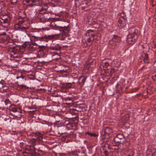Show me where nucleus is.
<instances>
[{
	"label": "nucleus",
	"mask_w": 156,
	"mask_h": 156,
	"mask_svg": "<svg viewBox=\"0 0 156 156\" xmlns=\"http://www.w3.org/2000/svg\"><path fill=\"white\" fill-rule=\"evenodd\" d=\"M41 33H42V32ZM26 41L23 45V47L25 48L28 45L27 44L30 43L33 41L38 44H41L42 42H48L49 40H51L53 37V36L46 35V34L41 35V32H38V34L32 36L31 37L29 34H27L25 36Z\"/></svg>",
	"instance_id": "nucleus-1"
},
{
	"label": "nucleus",
	"mask_w": 156,
	"mask_h": 156,
	"mask_svg": "<svg viewBox=\"0 0 156 156\" xmlns=\"http://www.w3.org/2000/svg\"><path fill=\"white\" fill-rule=\"evenodd\" d=\"M8 50L10 52L9 55L10 57L13 58H19L21 53L20 48L19 46L15 45L12 47H10L8 48Z\"/></svg>",
	"instance_id": "nucleus-2"
},
{
	"label": "nucleus",
	"mask_w": 156,
	"mask_h": 156,
	"mask_svg": "<svg viewBox=\"0 0 156 156\" xmlns=\"http://www.w3.org/2000/svg\"><path fill=\"white\" fill-rule=\"evenodd\" d=\"M35 138L32 139L30 142L32 143L33 146L35 145L36 144L35 140L38 142H44L43 138V137L42 134L36 132L34 133Z\"/></svg>",
	"instance_id": "nucleus-3"
},
{
	"label": "nucleus",
	"mask_w": 156,
	"mask_h": 156,
	"mask_svg": "<svg viewBox=\"0 0 156 156\" xmlns=\"http://www.w3.org/2000/svg\"><path fill=\"white\" fill-rule=\"evenodd\" d=\"M104 133L102 135V139H108L110 138L109 135L112 133V130L109 126H105L104 127Z\"/></svg>",
	"instance_id": "nucleus-4"
},
{
	"label": "nucleus",
	"mask_w": 156,
	"mask_h": 156,
	"mask_svg": "<svg viewBox=\"0 0 156 156\" xmlns=\"http://www.w3.org/2000/svg\"><path fill=\"white\" fill-rule=\"evenodd\" d=\"M119 16H121L119 21V23L120 24V26L122 27L125 26L126 25L125 21L127 19L125 12L122 11L119 14Z\"/></svg>",
	"instance_id": "nucleus-5"
},
{
	"label": "nucleus",
	"mask_w": 156,
	"mask_h": 156,
	"mask_svg": "<svg viewBox=\"0 0 156 156\" xmlns=\"http://www.w3.org/2000/svg\"><path fill=\"white\" fill-rule=\"evenodd\" d=\"M16 78L18 79L16 82V83L18 86L23 87L24 86L23 84H19V83H21L24 82L26 80V79L24 76L22 74L21 72L17 74Z\"/></svg>",
	"instance_id": "nucleus-6"
},
{
	"label": "nucleus",
	"mask_w": 156,
	"mask_h": 156,
	"mask_svg": "<svg viewBox=\"0 0 156 156\" xmlns=\"http://www.w3.org/2000/svg\"><path fill=\"white\" fill-rule=\"evenodd\" d=\"M19 22L17 21L16 26H18V29L22 31L26 30V29H28V26L24 27V26L26 24V22L22 20H19Z\"/></svg>",
	"instance_id": "nucleus-7"
},
{
	"label": "nucleus",
	"mask_w": 156,
	"mask_h": 156,
	"mask_svg": "<svg viewBox=\"0 0 156 156\" xmlns=\"http://www.w3.org/2000/svg\"><path fill=\"white\" fill-rule=\"evenodd\" d=\"M11 111L13 112L11 113V114L13 115V116L16 118H20L22 115V112L20 110L18 109H17L16 108H12Z\"/></svg>",
	"instance_id": "nucleus-8"
},
{
	"label": "nucleus",
	"mask_w": 156,
	"mask_h": 156,
	"mask_svg": "<svg viewBox=\"0 0 156 156\" xmlns=\"http://www.w3.org/2000/svg\"><path fill=\"white\" fill-rule=\"evenodd\" d=\"M67 34H65L64 33L62 32L61 34H54V35H49L48 34L46 35H48V36H53V38L51 40H48V42L49 41H53L54 40V39L55 38V36H57V37L59 39L62 40H64L65 39V38L67 36Z\"/></svg>",
	"instance_id": "nucleus-9"
},
{
	"label": "nucleus",
	"mask_w": 156,
	"mask_h": 156,
	"mask_svg": "<svg viewBox=\"0 0 156 156\" xmlns=\"http://www.w3.org/2000/svg\"><path fill=\"white\" fill-rule=\"evenodd\" d=\"M138 37L137 34L134 35V36H131L130 37H128L127 41L129 44H133L137 41Z\"/></svg>",
	"instance_id": "nucleus-10"
},
{
	"label": "nucleus",
	"mask_w": 156,
	"mask_h": 156,
	"mask_svg": "<svg viewBox=\"0 0 156 156\" xmlns=\"http://www.w3.org/2000/svg\"><path fill=\"white\" fill-rule=\"evenodd\" d=\"M38 43H36L35 42L32 43V44H28L26 46L28 49L29 50L34 51L36 50L37 48L38 44Z\"/></svg>",
	"instance_id": "nucleus-11"
},
{
	"label": "nucleus",
	"mask_w": 156,
	"mask_h": 156,
	"mask_svg": "<svg viewBox=\"0 0 156 156\" xmlns=\"http://www.w3.org/2000/svg\"><path fill=\"white\" fill-rule=\"evenodd\" d=\"M9 38V36L6 34L5 32H4L0 34V42L3 43L4 42H6L7 40Z\"/></svg>",
	"instance_id": "nucleus-12"
},
{
	"label": "nucleus",
	"mask_w": 156,
	"mask_h": 156,
	"mask_svg": "<svg viewBox=\"0 0 156 156\" xmlns=\"http://www.w3.org/2000/svg\"><path fill=\"white\" fill-rule=\"evenodd\" d=\"M58 30L61 32L64 33L65 34H67L68 33L69 31V29L68 26H64V27H57Z\"/></svg>",
	"instance_id": "nucleus-13"
},
{
	"label": "nucleus",
	"mask_w": 156,
	"mask_h": 156,
	"mask_svg": "<svg viewBox=\"0 0 156 156\" xmlns=\"http://www.w3.org/2000/svg\"><path fill=\"white\" fill-rule=\"evenodd\" d=\"M112 40L116 43L117 44L121 41V37L116 35H114Z\"/></svg>",
	"instance_id": "nucleus-14"
},
{
	"label": "nucleus",
	"mask_w": 156,
	"mask_h": 156,
	"mask_svg": "<svg viewBox=\"0 0 156 156\" xmlns=\"http://www.w3.org/2000/svg\"><path fill=\"white\" fill-rule=\"evenodd\" d=\"M118 44L112 39L109 41L108 46L110 48H115Z\"/></svg>",
	"instance_id": "nucleus-15"
},
{
	"label": "nucleus",
	"mask_w": 156,
	"mask_h": 156,
	"mask_svg": "<svg viewBox=\"0 0 156 156\" xmlns=\"http://www.w3.org/2000/svg\"><path fill=\"white\" fill-rule=\"evenodd\" d=\"M86 33V35L89 36V37H93L94 38L95 34L93 30H87Z\"/></svg>",
	"instance_id": "nucleus-16"
},
{
	"label": "nucleus",
	"mask_w": 156,
	"mask_h": 156,
	"mask_svg": "<svg viewBox=\"0 0 156 156\" xmlns=\"http://www.w3.org/2000/svg\"><path fill=\"white\" fill-rule=\"evenodd\" d=\"M62 47L58 44L55 45L54 46H51L50 49L52 50H55L57 51H60Z\"/></svg>",
	"instance_id": "nucleus-17"
},
{
	"label": "nucleus",
	"mask_w": 156,
	"mask_h": 156,
	"mask_svg": "<svg viewBox=\"0 0 156 156\" xmlns=\"http://www.w3.org/2000/svg\"><path fill=\"white\" fill-rule=\"evenodd\" d=\"M87 79V77L84 76H81L79 77V80L80 81L79 82L80 84H82V85L84 84V83Z\"/></svg>",
	"instance_id": "nucleus-18"
},
{
	"label": "nucleus",
	"mask_w": 156,
	"mask_h": 156,
	"mask_svg": "<svg viewBox=\"0 0 156 156\" xmlns=\"http://www.w3.org/2000/svg\"><path fill=\"white\" fill-rule=\"evenodd\" d=\"M71 153V155L72 156H84V153L82 152V155L80 154V153L79 152H77V151H74L72 152Z\"/></svg>",
	"instance_id": "nucleus-19"
},
{
	"label": "nucleus",
	"mask_w": 156,
	"mask_h": 156,
	"mask_svg": "<svg viewBox=\"0 0 156 156\" xmlns=\"http://www.w3.org/2000/svg\"><path fill=\"white\" fill-rule=\"evenodd\" d=\"M101 66L103 67L105 70L107 69L108 70L109 69H110V68H111V67L109 63L108 62H103Z\"/></svg>",
	"instance_id": "nucleus-20"
},
{
	"label": "nucleus",
	"mask_w": 156,
	"mask_h": 156,
	"mask_svg": "<svg viewBox=\"0 0 156 156\" xmlns=\"http://www.w3.org/2000/svg\"><path fill=\"white\" fill-rule=\"evenodd\" d=\"M46 49V46L44 45H38L37 49H39L38 52H41L45 50Z\"/></svg>",
	"instance_id": "nucleus-21"
},
{
	"label": "nucleus",
	"mask_w": 156,
	"mask_h": 156,
	"mask_svg": "<svg viewBox=\"0 0 156 156\" xmlns=\"http://www.w3.org/2000/svg\"><path fill=\"white\" fill-rule=\"evenodd\" d=\"M129 33L131 34V36H134V35L137 34L136 33L135 29V28H130L129 29Z\"/></svg>",
	"instance_id": "nucleus-22"
},
{
	"label": "nucleus",
	"mask_w": 156,
	"mask_h": 156,
	"mask_svg": "<svg viewBox=\"0 0 156 156\" xmlns=\"http://www.w3.org/2000/svg\"><path fill=\"white\" fill-rule=\"evenodd\" d=\"M9 15V14L8 13H4V14H2L1 15L0 18L1 20H5V19L10 17Z\"/></svg>",
	"instance_id": "nucleus-23"
},
{
	"label": "nucleus",
	"mask_w": 156,
	"mask_h": 156,
	"mask_svg": "<svg viewBox=\"0 0 156 156\" xmlns=\"http://www.w3.org/2000/svg\"><path fill=\"white\" fill-rule=\"evenodd\" d=\"M2 20V21H1V23H4L7 24V26H8L9 25L10 23V17L5 19V20Z\"/></svg>",
	"instance_id": "nucleus-24"
},
{
	"label": "nucleus",
	"mask_w": 156,
	"mask_h": 156,
	"mask_svg": "<svg viewBox=\"0 0 156 156\" xmlns=\"http://www.w3.org/2000/svg\"><path fill=\"white\" fill-rule=\"evenodd\" d=\"M143 60L145 63H149L148 55L147 53L144 54V58Z\"/></svg>",
	"instance_id": "nucleus-25"
},
{
	"label": "nucleus",
	"mask_w": 156,
	"mask_h": 156,
	"mask_svg": "<svg viewBox=\"0 0 156 156\" xmlns=\"http://www.w3.org/2000/svg\"><path fill=\"white\" fill-rule=\"evenodd\" d=\"M74 97L73 96V95H72V96H69L68 97L64 98H63V100L65 101H68L70 102H72V99ZM71 103V102H69V103Z\"/></svg>",
	"instance_id": "nucleus-26"
},
{
	"label": "nucleus",
	"mask_w": 156,
	"mask_h": 156,
	"mask_svg": "<svg viewBox=\"0 0 156 156\" xmlns=\"http://www.w3.org/2000/svg\"><path fill=\"white\" fill-rule=\"evenodd\" d=\"M117 71V70L115 69H113L111 67L110 68V69H109L108 70V72H110V74H114Z\"/></svg>",
	"instance_id": "nucleus-27"
},
{
	"label": "nucleus",
	"mask_w": 156,
	"mask_h": 156,
	"mask_svg": "<svg viewBox=\"0 0 156 156\" xmlns=\"http://www.w3.org/2000/svg\"><path fill=\"white\" fill-rule=\"evenodd\" d=\"M4 103L5 105L7 106V107H5V108H8V107L10 106L11 102L8 99H6L4 101Z\"/></svg>",
	"instance_id": "nucleus-28"
},
{
	"label": "nucleus",
	"mask_w": 156,
	"mask_h": 156,
	"mask_svg": "<svg viewBox=\"0 0 156 156\" xmlns=\"http://www.w3.org/2000/svg\"><path fill=\"white\" fill-rule=\"evenodd\" d=\"M47 19L45 18L44 16H42L40 19V22L42 23H44L46 22L47 21Z\"/></svg>",
	"instance_id": "nucleus-29"
},
{
	"label": "nucleus",
	"mask_w": 156,
	"mask_h": 156,
	"mask_svg": "<svg viewBox=\"0 0 156 156\" xmlns=\"http://www.w3.org/2000/svg\"><path fill=\"white\" fill-rule=\"evenodd\" d=\"M116 136L120 140H121L124 137V136L123 134L120 133L118 134Z\"/></svg>",
	"instance_id": "nucleus-30"
},
{
	"label": "nucleus",
	"mask_w": 156,
	"mask_h": 156,
	"mask_svg": "<svg viewBox=\"0 0 156 156\" xmlns=\"http://www.w3.org/2000/svg\"><path fill=\"white\" fill-rule=\"evenodd\" d=\"M113 147L112 148H109V146L108 145V148L109 149H112L116 150H118L119 148V147L118 146H117L115 145H113L112 146Z\"/></svg>",
	"instance_id": "nucleus-31"
},
{
	"label": "nucleus",
	"mask_w": 156,
	"mask_h": 156,
	"mask_svg": "<svg viewBox=\"0 0 156 156\" xmlns=\"http://www.w3.org/2000/svg\"><path fill=\"white\" fill-rule=\"evenodd\" d=\"M94 38L93 37H89L87 39L88 42L90 43V44H91L92 43V41L94 40Z\"/></svg>",
	"instance_id": "nucleus-32"
},
{
	"label": "nucleus",
	"mask_w": 156,
	"mask_h": 156,
	"mask_svg": "<svg viewBox=\"0 0 156 156\" xmlns=\"http://www.w3.org/2000/svg\"><path fill=\"white\" fill-rule=\"evenodd\" d=\"M86 134H88V135H90L91 136H94V137H96L97 136V135L95 133H89V132H87L86 133Z\"/></svg>",
	"instance_id": "nucleus-33"
},
{
	"label": "nucleus",
	"mask_w": 156,
	"mask_h": 156,
	"mask_svg": "<svg viewBox=\"0 0 156 156\" xmlns=\"http://www.w3.org/2000/svg\"><path fill=\"white\" fill-rule=\"evenodd\" d=\"M113 141L115 143H119L121 141L116 136L114 138Z\"/></svg>",
	"instance_id": "nucleus-34"
},
{
	"label": "nucleus",
	"mask_w": 156,
	"mask_h": 156,
	"mask_svg": "<svg viewBox=\"0 0 156 156\" xmlns=\"http://www.w3.org/2000/svg\"><path fill=\"white\" fill-rule=\"evenodd\" d=\"M6 43L7 44L8 46H9V47H12L14 46L15 44H14L12 42H6Z\"/></svg>",
	"instance_id": "nucleus-35"
},
{
	"label": "nucleus",
	"mask_w": 156,
	"mask_h": 156,
	"mask_svg": "<svg viewBox=\"0 0 156 156\" xmlns=\"http://www.w3.org/2000/svg\"><path fill=\"white\" fill-rule=\"evenodd\" d=\"M24 144V142H20L19 143L20 147L22 148L23 147V145Z\"/></svg>",
	"instance_id": "nucleus-36"
},
{
	"label": "nucleus",
	"mask_w": 156,
	"mask_h": 156,
	"mask_svg": "<svg viewBox=\"0 0 156 156\" xmlns=\"http://www.w3.org/2000/svg\"><path fill=\"white\" fill-rule=\"evenodd\" d=\"M104 153L105 156H109V154L108 151H104Z\"/></svg>",
	"instance_id": "nucleus-37"
},
{
	"label": "nucleus",
	"mask_w": 156,
	"mask_h": 156,
	"mask_svg": "<svg viewBox=\"0 0 156 156\" xmlns=\"http://www.w3.org/2000/svg\"><path fill=\"white\" fill-rule=\"evenodd\" d=\"M11 4L13 5V4L16 3L17 2L18 0H11Z\"/></svg>",
	"instance_id": "nucleus-38"
},
{
	"label": "nucleus",
	"mask_w": 156,
	"mask_h": 156,
	"mask_svg": "<svg viewBox=\"0 0 156 156\" xmlns=\"http://www.w3.org/2000/svg\"><path fill=\"white\" fill-rule=\"evenodd\" d=\"M134 152L133 151H130L129 154L127 156H133L134 155Z\"/></svg>",
	"instance_id": "nucleus-39"
},
{
	"label": "nucleus",
	"mask_w": 156,
	"mask_h": 156,
	"mask_svg": "<svg viewBox=\"0 0 156 156\" xmlns=\"http://www.w3.org/2000/svg\"><path fill=\"white\" fill-rule=\"evenodd\" d=\"M66 85L67 87H68L69 88H72L73 87V86H72L71 83H68L66 84Z\"/></svg>",
	"instance_id": "nucleus-40"
},
{
	"label": "nucleus",
	"mask_w": 156,
	"mask_h": 156,
	"mask_svg": "<svg viewBox=\"0 0 156 156\" xmlns=\"http://www.w3.org/2000/svg\"><path fill=\"white\" fill-rule=\"evenodd\" d=\"M152 78L154 81H156V74L154 76H152Z\"/></svg>",
	"instance_id": "nucleus-41"
},
{
	"label": "nucleus",
	"mask_w": 156,
	"mask_h": 156,
	"mask_svg": "<svg viewBox=\"0 0 156 156\" xmlns=\"http://www.w3.org/2000/svg\"><path fill=\"white\" fill-rule=\"evenodd\" d=\"M53 155L54 156H59V153H57L55 152H53Z\"/></svg>",
	"instance_id": "nucleus-42"
},
{
	"label": "nucleus",
	"mask_w": 156,
	"mask_h": 156,
	"mask_svg": "<svg viewBox=\"0 0 156 156\" xmlns=\"http://www.w3.org/2000/svg\"><path fill=\"white\" fill-rule=\"evenodd\" d=\"M24 1H25L27 3H29L30 2H32V0H23Z\"/></svg>",
	"instance_id": "nucleus-43"
},
{
	"label": "nucleus",
	"mask_w": 156,
	"mask_h": 156,
	"mask_svg": "<svg viewBox=\"0 0 156 156\" xmlns=\"http://www.w3.org/2000/svg\"><path fill=\"white\" fill-rule=\"evenodd\" d=\"M37 150L38 152H41L43 154L44 151L42 150H41L40 149H37Z\"/></svg>",
	"instance_id": "nucleus-44"
},
{
	"label": "nucleus",
	"mask_w": 156,
	"mask_h": 156,
	"mask_svg": "<svg viewBox=\"0 0 156 156\" xmlns=\"http://www.w3.org/2000/svg\"><path fill=\"white\" fill-rule=\"evenodd\" d=\"M41 0H32V3H34L39 2Z\"/></svg>",
	"instance_id": "nucleus-45"
},
{
	"label": "nucleus",
	"mask_w": 156,
	"mask_h": 156,
	"mask_svg": "<svg viewBox=\"0 0 156 156\" xmlns=\"http://www.w3.org/2000/svg\"><path fill=\"white\" fill-rule=\"evenodd\" d=\"M66 154L59 153V156H65Z\"/></svg>",
	"instance_id": "nucleus-46"
},
{
	"label": "nucleus",
	"mask_w": 156,
	"mask_h": 156,
	"mask_svg": "<svg viewBox=\"0 0 156 156\" xmlns=\"http://www.w3.org/2000/svg\"><path fill=\"white\" fill-rule=\"evenodd\" d=\"M65 156H72L71 155V153H70V154H66Z\"/></svg>",
	"instance_id": "nucleus-47"
},
{
	"label": "nucleus",
	"mask_w": 156,
	"mask_h": 156,
	"mask_svg": "<svg viewBox=\"0 0 156 156\" xmlns=\"http://www.w3.org/2000/svg\"><path fill=\"white\" fill-rule=\"evenodd\" d=\"M152 47L153 48H156V44H154L152 46Z\"/></svg>",
	"instance_id": "nucleus-48"
},
{
	"label": "nucleus",
	"mask_w": 156,
	"mask_h": 156,
	"mask_svg": "<svg viewBox=\"0 0 156 156\" xmlns=\"http://www.w3.org/2000/svg\"><path fill=\"white\" fill-rule=\"evenodd\" d=\"M29 6L30 7H32L33 6V5L32 4H30L29 5Z\"/></svg>",
	"instance_id": "nucleus-49"
},
{
	"label": "nucleus",
	"mask_w": 156,
	"mask_h": 156,
	"mask_svg": "<svg viewBox=\"0 0 156 156\" xmlns=\"http://www.w3.org/2000/svg\"><path fill=\"white\" fill-rule=\"evenodd\" d=\"M145 46L146 48H148V50H149V46L148 45H146Z\"/></svg>",
	"instance_id": "nucleus-50"
},
{
	"label": "nucleus",
	"mask_w": 156,
	"mask_h": 156,
	"mask_svg": "<svg viewBox=\"0 0 156 156\" xmlns=\"http://www.w3.org/2000/svg\"><path fill=\"white\" fill-rule=\"evenodd\" d=\"M29 24H28V25H27H27H26V24L24 25V27H27V26H28V27H29Z\"/></svg>",
	"instance_id": "nucleus-51"
},
{
	"label": "nucleus",
	"mask_w": 156,
	"mask_h": 156,
	"mask_svg": "<svg viewBox=\"0 0 156 156\" xmlns=\"http://www.w3.org/2000/svg\"><path fill=\"white\" fill-rule=\"evenodd\" d=\"M2 11V8L1 6H0V13Z\"/></svg>",
	"instance_id": "nucleus-52"
},
{
	"label": "nucleus",
	"mask_w": 156,
	"mask_h": 156,
	"mask_svg": "<svg viewBox=\"0 0 156 156\" xmlns=\"http://www.w3.org/2000/svg\"><path fill=\"white\" fill-rule=\"evenodd\" d=\"M154 155V156H156V152H154V154L153 155Z\"/></svg>",
	"instance_id": "nucleus-53"
},
{
	"label": "nucleus",
	"mask_w": 156,
	"mask_h": 156,
	"mask_svg": "<svg viewBox=\"0 0 156 156\" xmlns=\"http://www.w3.org/2000/svg\"><path fill=\"white\" fill-rule=\"evenodd\" d=\"M34 111H32V110H31V111H29V112H34Z\"/></svg>",
	"instance_id": "nucleus-54"
},
{
	"label": "nucleus",
	"mask_w": 156,
	"mask_h": 156,
	"mask_svg": "<svg viewBox=\"0 0 156 156\" xmlns=\"http://www.w3.org/2000/svg\"><path fill=\"white\" fill-rule=\"evenodd\" d=\"M24 122V121H21V123H23Z\"/></svg>",
	"instance_id": "nucleus-55"
},
{
	"label": "nucleus",
	"mask_w": 156,
	"mask_h": 156,
	"mask_svg": "<svg viewBox=\"0 0 156 156\" xmlns=\"http://www.w3.org/2000/svg\"><path fill=\"white\" fill-rule=\"evenodd\" d=\"M89 63H88V64H87V66Z\"/></svg>",
	"instance_id": "nucleus-56"
},
{
	"label": "nucleus",
	"mask_w": 156,
	"mask_h": 156,
	"mask_svg": "<svg viewBox=\"0 0 156 156\" xmlns=\"http://www.w3.org/2000/svg\"><path fill=\"white\" fill-rule=\"evenodd\" d=\"M14 61H15V60L13 59V62H14Z\"/></svg>",
	"instance_id": "nucleus-57"
},
{
	"label": "nucleus",
	"mask_w": 156,
	"mask_h": 156,
	"mask_svg": "<svg viewBox=\"0 0 156 156\" xmlns=\"http://www.w3.org/2000/svg\"><path fill=\"white\" fill-rule=\"evenodd\" d=\"M84 9V8H83V7H82V9Z\"/></svg>",
	"instance_id": "nucleus-58"
},
{
	"label": "nucleus",
	"mask_w": 156,
	"mask_h": 156,
	"mask_svg": "<svg viewBox=\"0 0 156 156\" xmlns=\"http://www.w3.org/2000/svg\"><path fill=\"white\" fill-rule=\"evenodd\" d=\"M84 9V8H83V7H82V9Z\"/></svg>",
	"instance_id": "nucleus-59"
},
{
	"label": "nucleus",
	"mask_w": 156,
	"mask_h": 156,
	"mask_svg": "<svg viewBox=\"0 0 156 156\" xmlns=\"http://www.w3.org/2000/svg\"><path fill=\"white\" fill-rule=\"evenodd\" d=\"M69 95H71V94H70V93H69Z\"/></svg>",
	"instance_id": "nucleus-60"
},
{
	"label": "nucleus",
	"mask_w": 156,
	"mask_h": 156,
	"mask_svg": "<svg viewBox=\"0 0 156 156\" xmlns=\"http://www.w3.org/2000/svg\"><path fill=\"white\" fill-rule=\"evenodd\" d=\"M86 44H87V45H88V44H87V43H86Z\"/></svg>",
	"instance_id": "nucleus-61"
}]
</instances>
